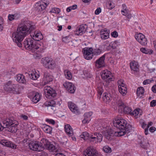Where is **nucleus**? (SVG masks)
Listing matches in <instances>:
<instances>
[{
	"label": "nucleus",
	"instance_id": "aec40b11",
	"mask_svg": "<svg viewBox=\"0 0 156 156\" xmlns=\"http://www.w3.org/2000/svg\"><path fill=\"white\" fill-rule=\"evenodd\" d=\"M32 39L35 41H39L43 39V37L41 33L34 32V34H30Z\"/></svg>",
	"mask_w": 156,
	"mask_h": 156
},
{
	"label": "nucleus",
	"instance_id": "6ab92c4d",
	"mask_svg": "<svg viewBox=\"0 0 156 156\" xmlns=\"http://www.w3.org/2000/svg\"><path fill=\"white\" fill-rule=\"evenodd\" d=\"M1 144L2 145L11 147L13 149L16 148L17 145L15 144L12 143L11 142L7 140H2L1 141Z\"/></svg>",
	"mask_w": 156,
	"mask_h": 156
},
{
	"label": "nucleus",
	"instance_id": "774afa93",
	"mask_svg": "<svg viewBox=\"0 0 156 156\" xmlns=\"http://www.w3.org/2000/svg\"><path fill=\"white\" fill-rule=\"evenodd\" d=\"M55 156H66L61 153H58L56 154Z\"/></svg>",
	"mask_w": 156,
	"mask_h": 156
},
{
	"label": "nucleus",
	"instance_id": "20e7f679",
	"mask_svg": "<svg viewBox=\"0 0 156 156\" xmlns=\"http://www.w3.org/2000/svg\"><path fill=\"white\" fill-rule=\"evenodd\" d=\"M2 125L4 128H7L6 130L12 133H15L17 131V126L18 122L13 118H6L2 120Z\"/></svg>",
	"mask_w": 156,
	"mask_h": 156
},
{
	"label": "nucleus",
	"instance_id": "864d4df0",
	"mask_svg": "<svg viewBox=\"0 0 156 156\" xmlns=\"http://www.w3.org/2000/svg\"><path fill=\"white\" fill-rule=\"evenodd\" d=\"M46 121L50 123L53 125H54L55 123V121L54 120L51 119H46Z\"/></svg>",
	"mask_w": 156,
	"mask_h": 156
},
{
	"label": "nucleus",
	"instance_id": "338daca9",
	"mask_svg": "<svg viewBox=\"0 0 156 156\" xmlns=\"http://www.w3.org/2000/svg\"><path fill=\"white\" fill-rule=\"evenodd\" d=\"M149 128L146 127L144 129V133L145 135H147L148 134V128Z\"/></svg>",
	"mask_w": 156,
	"mask_h": 156
},
{
	"label": "nucleus",
	"instance_id": "f8f14e48",
	"mask_svg": "<svg viewBox=\"0 0 156 156\" xmlns=\"http://www.w3.org/2000/svg\"><path fill=\"white\" fill-rule=\"evenodd\" d=\"M85 156H102L100 153L92 147H89L86 149L84 152Z\"/></svg>",
	"mask_w": 156,
	"mask_h": 156
},
{
	"label": "nucleus",
	"instance_id": "de8ad7c7",
	"mask_svg": "<svg viewBox=\"0 0 156 156\" xmlns=\"http://www.w3.org/2000/svg\"><path fill=\"white\" fill-rule=\"evenodd\" d=\"M139 113V111L137 109H136L134 110L133 112H132V113L131 114V115L136 116Z\"/></svg>",
	"mask_w": 156,
	"mask_h": 156
},
{
	"label": "nucleus",
	"instance_id": "69168bd1",
	"mask_svg": "<svg viewBox=\"0 0 156 156\" xmlns=\"http://www.w3.org/2000/svg\"><path fill=\"white\" fill-rule=\"evenodd\" d=\"M21 117L23 119L25 120H27L28 119V117L25 115H22L21 116Z\"/></svg>",
	"mask_w": 156,
	"mask_h": 156
},
{
	"label": "nucleus",
	"instance_id": "49530a36",
	"mask_svg": "<svg viewBox=\"0 0 156 156\" xmlns=\"http://www.w3.org/2000/svg\"><path fill=\"white\" fill-rule=\"evenodd\" d=\"M97 91L98 92V96H101L103 92V89L101 87H99L97 89Z\"/></svg>",
	"mask_w": 156,
	"mask_h": 156
},
{
	"label": "nucleus",
	"instance_id": "c9c22d12",
	"mask_svg": "<svg viewBox=\"0 0 156 156\" xmlns=\"http://www.w3.org/2000/svg\"><path fill=\"white\" fill-rule=\"evenodd\" d=\"M116 103L119 107V109L120 108L121 110L125 106L124 103L120 98L117 99Z\"/></svg>",
	"mask_w": 156,
	"mask_h": 156
},
{
	"label": "nucleus",
	"instance_id": "72a5a7b5",
	"mask_svg": "<svg viewBox=\"0 0 156 156\" xmlns=\"http://www.w3.org/2000/svg\"><path fill=\"white\" fill-rule=\"evenodd\" d=\"M40 95L38 93H36L34 97L33 98L32 101L34 103H36L40 100Z\"/></svg>",
	"mask_w": 156,
	"mask_h": 156
},
{
	"label": "nucleus",
	"instance_id": "2eb2a0df",
	"mask_svg": "<svg viewBox=\"0 0 156 156\" xmlns=\"http://www.w3.org/2000/svg\"><path fill=\"white\" fill-rule=\"evenodd\" d=\"M105 55H103L95 62V65L98 69L102 68L105 66Z\"/></svg>",
	"mask_w": 156,
	"mask_h": 156
},
{
	"label": "nucleus",
	"instance_id": "412c9836",
	"mask_svg": "<svg viewBox=\"0 0 156 156\" xmlns=\"http://www.w3.org/2000/svg\"><path fill=\"white\" fill-rule=\"evenodd\" d=\"M101 37L102 39H107L109 36V33L105 29L101 30L100 31Z\"/></svg>",
	"mask_w": 156,
	"mask_h": 156
},
{
	"label": "nucleus",
	"instance_id": "473e14b6",
	"mask_svg": "<svg viewBox=\"0 0 156 156\" xmlns=\"http://www.w3.org/2000/svg\"><path fill=\"white\" fill-rule=\"evenodd\" d=\"M55 67V64L52 60L51 58L50 60V61L48 62L47 66L45 67V68L49 69H53Z\"/></svg>",
	"mask_w": 156,
	"mask_h": 156
},
{
	"label": "nucleus",
	"instance_id": "a878e982",
	"mask_svg": "<svg viewBox=\"0 0 156 156\" xmlns=\"http://www.w3.org/2000/svg\"><path fill=\"white\" fill-rule=\"evenodd\" d=\"M16 80L20 83H25L26 80L25 76L23 75L18 74L16 76Z\"/></svg>",
	"mask_w": 156,
	"mask_h": 156
},
{
	"label": "nucleus",
	"instance_id": "423d86ee",
	"mask_svg": "<svg viewBox=\"0 0 156 156\" xmlns=\"http://www.w3.org/2000/svg\"><path fill=\"white\" fill-rule=\"evenodd\" d=\"M102 120H100L98 122L96 123L94 125V126L96 127V129L97 130H100L101 129L103 130L101 132L105 136L106 138L108 140H111L112 139V135L113 132L111 129H107V127H103L102 124L99 123L98 122H100Z\"/></svg>",
	"mask_w": 156,
	"mask_h": 156
},
{
	"label": "nucleus",
	"instance_id": "4468645a",
	"mask_svg": "<svg viewBox=\"0 0 156 156\" xmlns=\"http://www.w3.org/2000/svg\"><path fill=\"white\" fill-rule=\"evenodd\" d=\"M135 37L142 45H145L147 44V38H145L144 35L141 33L136 34Z\"/></svg>",
	"mask_w": 156,
	"mask_h": 156
},
{
	"label": "nucleus",
	"instance_id": "7c9ffc66",
	"mask_svg": "<svg viewBox=\"0 0 156 156\" xmlns=\"http://www.w3.org/2000/svg\"><path fill=\"white\" fill-rule=\"evenodd\" d=\"M144 93V89L142 87H138L137 90L136 94L138 97L141 98Z\"/></svg>",
	"mask_w": 156,
	"mask_h": 156
},
{
	"label": "nucleus",
	"instance_id": "c756f323",
	"mask_svg": "<svg viewBox=\"0 0 156 156\" xmlns=\"http://www.w3.org/2000/svg\"><path fill=\"white\" fill-rule=\"evenodd\" d=\"M30 79L33 80H37L39 76V75L35 71L30 72L29 73Z\"/></svg>",
	"mask_w": 156,
	"mask_h": 156
},
{
	"label": "nucleus",
	"instance_id": "7ed1b4c3",
	"mask_svg": "<svg viewBox=\"0 0 156 156\" xmlns=\"http://www.w3.org/2000/svg\"><path fill=\"white\" fill-rule=\"evenodd\" d=\"M23 44L27 49L39 55L40 52L42 51L40 48L41 45L32 38L25 40L23 42Z\"/></svg>",
	"mask_w": 156,
	"mask_h": 156
},
{
	"label": "nucleus",
	"instance_id": "6e6d98bb",
	"mask_svg": "<svg viewBox=\"0 0 156 156\" xmlns=\"http://www.w3.org/2000/svg\"><path fill=\"white\" fill-rule=\"evenodd\" d=\"M156 105V100H153L150 103V106L151 107H154Z\"/></svg>",
	"mask_w": 156,
	"mask_h": 156
},
{
	"label": "nucleus",
	"instance_id": "bb28decb",
	"mask_svg": "<svg viewBox=\"0 0 156 156\" xmlns=\"http://www.w3.org/2000/svg\"><path fill=\"white\" fill-rule=\"evenodd\" d=\"M103 99L104 101L107 103L111 100V97L110 94L105 93L103 94Z\"/></svg>",
	"mask_w": 156,
	"mask_h": 156
},
{
	"label": "nucleus",
	"instance_id": "b1692460",
	"mask_svg": "<svg viewBox=\"0 0 156 156\" xmlns=\"http://www.w3.org/2000/svg\"><path fill=\"white\" fill-rule=\"evenodd\" d=\"M65 131L69 136L73 135V131L71 127L69 125H67L65 127Z\"/></svg>",
	"mask_w": 156,
	"mask_h": 156
},
{
	"label": "nucleus",
	"instance_id": "ea45409f",
	"mask_svg": "<svg viewBox=\"0 0 156 156\" xmlns=\"http://www.w3.org/2000/svg\"><path fill=\"white\" fill-rule=\"evenodd\" d=\"M64 74L68 80H70L72 78V76L71 73L68 70H66L64 71Z\"/></svg>",
	"mask_w": 156,
	"mask_h": 156
},
{
	"label": "nucleus",
	"instance_id": "f704fd0d",
	"mask_svg": "<svg viewBox=\"0 0 156 156\" xmlns=\"http://www.w3.org/2000/svg\"><path fill=\"white\" fill-rule=\"evenodd\" d=\"M51 58L48 57H45L43 58L41 60V63L42 64L43 66L45 67L47 66V64L48 62H49Z\"/></svg>",
	"mask_w": 156,
	"mask_h": 156
},
{
	"label": "nucleus",
	"instance_id": "6e6552de",
	"mask_svg": "<svg viewBox=\"0 0 156 156\" xmlns=\"http://www.w3.org/2000/svg\"><path fill=\"white\" fill-rule=\"evenodd\" d=\"M29 148L34 151H40L44 149L42 143L38 141H31L29 143Z\"/></svg>",
	"mask_w": 156,
	"mask_h": 156
},
{
	"label": "nucleus",
	"instance_id": "a18cd8bd",
	"mask_svg": "<svg viewBox=\"0 0 156 156\" xmlns=\"http://www.w3.org/2000/svg\"><path fill=\"white\" fill-rule=\"evenodd\" d=\"M3 19L0 17V31H2L3 28Z\"/></svg>",
	"mask_w": 156,
	"mask_h": 156
},
{
	"label": "nucleus",
	"instance_id": "a211bd4d",
	"mask_svg": "<svg viewBox=\"0 0 156 156\" xmlns=\"http://www.w3.org/2000/svg\"><path fill=\"white\" fill-rule=\"evenodd\" d=\"M63 85L66 88L68 91L71 93H73L74 92L75 90V87L74 85L70 82H65Z\"/></svg>",
	"mask_w": 156,
	"mask_h": 156
},
{
	"label": "nucleus",
	"instance_id": "052dcab7",
	"mask_svg": "<svg viewBox=\"0 0 156 156\" xmlns=\"http://www.w3.org/2000/svg\"><path fill=\"white\" fill-rule=\"evenodd\" d=\"M151 82V80L149 79L146 80L144 81L143 83L144 85H146L150 83Z\"/></svg>",
	"mask_w": 156,
	"mask_h": 156
},
{
	"label": "nucleus",
	"instance_id": "c03bdc74",
	"mask_svg": "<svg viewBox=\"0 0 156 156\" xmlns=\"http://www.w3.org/2000/svg\"><path fill=\"white\" fill-rule=\"evenodd\" d=\"M60 11V10L58 8H54L53 9H52L51 10V12H52L55 13H59Z\"/></svg>",
	"mask_w": 156,
	"mask_h": 156
},
{
	"label": "nucleus",
	"instance_id": "5fc2aeb1",
	"mask_svg": "<svg viewBox=\"0 0 156 156\" xmlns=\"http://www.w3.org/2000/svg\"><path fill=\"white\" fill-rule=\"evenodd\" d=\"M101 9L100 8H98L95 11V14L98 15L101 12Z\"/></svg>",
	"mask_w": 156,
	"mask_h": 156
},
{
	"label": "nucleus",
	"instance_id": "9b49d317",
	"mask_svg": "<svg viewBox=\"0 0 156 156\" xmlns=\"http://www.w3.org/2000/svg\"><path fill=\"white\" fill-rule=\"evenodd\" d=\"M17 85L12 83L10 81L8 82L5 85V88L6 90L11 93L17 94Z\"/></svg>",
	"mask_w": 156,
	"mask_h": 156
},
{
	"label": "nucleus",
	"instance_id": "0eeeda50",
	"mask_svg": "<svg viewBox=\"0 0 156 156\" xmlns=\"http://www.w3.org/2000/svg\"><path fill=\"white\" fill-rule=\"evenodd\" d=\"M83 51L84 58L88 60L92 59L94 55H98L102 52L101 50L99 48L93 50L92 48H87L86 49H83Z\"/></svg>",
	"mask_w": 156,
	"mask_h": 156
},
{
	"label": "nucleus",
	"instance_id": "5701e85b",
	"mask_svg": "<svg viewBox=\"0 0 156 156\" xmlns=\"http://www.w3.org/2000/svg\"><path fill=\"white\" fill-rule=\"evenodd\" d=\"M85 27L83 25H81L77 28L76 31L75 32V34L77 35H81L84 33Z\"/></svg>",
	"mask_w": 156,
	"mask_h": 156
},
{
	"label": "nucleus",
	"instance_id": "dca6fc26",
	"mask_svg": "<svg viewBox=\"0 0 156 156\" xmlns=\"http://www.w3.org/2000/svg\"><path fill=\"white\" fill-rule=\"evenodd\" d=\"M68 105L70 110L76 114H79L80 113L79 110L77 106L71 101L68 103Z\"/></svg>",
	"mask_w": 156,
	"mask_h": 156
},
{
	"label": "nucleus",
	"instance_id": "4be33fe9",
	"mask_svg": "<svg viewBox=\"0 0 156 156\" xmlns=\"http://www.w3.org/2000/svg\"><path fill=\"white\" fill-rule=\"evenodd\" d=\"M92 115V112H87L84 115V119L82 121V122L84 124L89 122L90 120V116Z\"/></svg>",
	"mask_w": 156,
	"mask_h": 156
},
{
	"label": "nucleus",
	"instance_id": "8fccbe9b",
	"mask_svg": "<svg viewBox=\"0 0 156 156\" xmlns=\"http://www.w3.org/2000/svg\"><path fill=\"white\" fill-rule=\"evenodd\" d=\"M41 3H42L44 5H46L47 6L49 4V2L48 1H47L46 0H42L40 1Z\"/></svg>",
	"mask_w": 156,
	"mask_h": 156
},
{
	"label": "nucleus",
	"instance_id": "bf43d9fd",
	"mask_svg": "<svg viewBox=\"0 0 156 156\" xmlns=\"http://www.w3.org/2000/svg\"><path fill=\"white\" fill-rule=\"evenodd\" d=\"M123 15L126 16L128 19L131 18L132 17V14L128 13H127L126 14H123Z\"/></svg>",
	"mask_w": 156,
	"mask_h": 156
},
{
	"label": "nucleus",
	"instance_id": "09e8293b",
	"mask_svg": "<svg viewBox=\"0 0 156 156\" xmlns=\"http://www.w3.org/2000/svg\"><path fill=\"white\" fill-rule=\"evenodd\" d=\"M117 84L118 85V88H119V86H125V84L123 82V81L122 80H119L117 82Z\"/></svg>",
	"mask_w": 156,
	"mask_h": 156
},
{
	"label": "nucleus",
	"instance_id": "79ce46f5",
	"mask_svg": "<svg viewBox=\"0 0 156 156\" xmlns=\"http://www.w3.org/2000/svg\"><path fill=\"white\" fill-rule=\"evenodd\" d=\"M103 150L106 153H110L112 151L110 147L108 146H105L104 147Z\"/></svg>",
	"mask_w": 156,
	"mask_h": 156
},
{
	"label": "nucleus",
	"instance_id": "37998d69",
	"mask_svg": "<svg viewBox=\"0 0 156 156\" xmlns=\"http://www.w3.org/2000/svg\"><path fill=\"white\" fill-rule=\"evenodd\" d=\"M148 144V143H146L142 141H141V142L140 143V144L141 147L144 149H146L147 148V146Z\"/></svg>",
	"mask_w": 156,
	"mask_h": 156
},
{
	"label": "nucleus",
	"instance_id": "f03ea898",
	"mask_svg": "<svg viewBox=\"0 0 156 156\" xmlns=\"http://www.w3.org/2000/svg\"><path fill=\"white\" fill-rule=\"evenodd\" d=\"M113 126L119 129V132H115L113 131L114 135L115 136L119 137L124 135L126 133H128L132 131V126L129 124H127V121L124 119L118 118L114 119L113 121Z\"/></svg>",
	"mask_w": 156,
	"mask_h": 156
},
{
	"label": "nucleus",
	"instance_id": "9d476101",
	"mask_svg": "<svg viewBox=\"0 0 156 156\" xmlns=\"http://www.w3.org/2000/svg\"><path fill=\"white\" fill-rule=\"evenodd\" d=\"M44 90L45 95L48 99H52L57 95L55 91L50 87H45Z\"/></svg>",
	"mask_w": 156,
	"mask_h": 156
},
{
	"label": "nucleus",
	"instance_id": "e433bc0d",
	"mask_svg": "<svg viewBox=\"0 0 156 156\" xmlns=\"http://www.w3.org/2000/svg\"><path fill=\"white\" fill-rule=\"evenodd\" d=\"M122 111H123L124 113L131 115L132 113V110L131 108L128 106H126L121 110Z\"/></svg>",
	"mask_w": 156,
	"mask_h": 156
},
{
	"label": "nucleus",
	"instance_id": "a19ab883",
	"mask_svg": "<svg viewBox=\"0 0 156 156\" xmlns=\"http://www.w3.org/2000/svg\"><path fill=\"white\" fill-rule=\"evenodd\" d=\"M71 38L69 36H66L62 38V41L64 42L69 43L71 41Z\"/></svg>",
	"mask_w": 156,
	"mask_h": 156
},
{
	"label": "nucleus",
	"instance_id": "680f3d73",
	"mask_svg": "<svg viewBox=\"0 0 156 156\" xmlns=\"http://www.w3.org/2000/svg\"><path fill=\"white\" fill-rule=\"evenodd\" d=\"M13 15L14 16V18L15 20L17 19L18 18H19L20 17V15L16 13L13 14Z\"/></svg>",
	"mask_w": 156,
	"mask_h": 156
},
{
	"label": "nucleus",
	"instance_id": "f257e3e1",
	"mask_svg": "<svg viewBox=\"0 0 156 156\" xmlns=\"http://www.w3.org/2000/svg\"><path fill=\"white\" fill-rule=\"evenodd\" d=\"M34 29V26L32 24L31 22L24 21L19 25L17 31L12 34V37L13 41L19 47H21L22 42L24 38Z\"/></svg>",
	"mask_w": 156,
	"mask_h": 156
},
{
	"label": "nucleus",
	"instance_id": "393cba45",
	"mask_svg": "<svg viewBox=\"0 0 156 156\" xmlns=\"http://www.w3.org/2000/svg\"><path fill=\"white\" fill-rule=\"evenodd\" d=\"M130 66L131 69L134 71H137L139 70V66L137 62H132L130 63Z\"/></svg>",
	"mask_w": 156,
	"mask_h": 156
},
{
	"label": "nucleus",
	"instance_id": "4c0bfd02",
	"mask_svg": "<svg viewBox=\"0 0 156 156\" xmlns=\"http://www.w3.org/2000/svg\"><path fill=\"white\" fill-rule=\"evenodd\" d=\"M43 130L48 133H51L52 132V128L48 125H46L43 128Z\"/></svg>",
	"mask_w": 156,
	"mask_h": 156
},
{
	"label": "nucleus",
	"instance_id": "1a4fd4ad",
	"mask_svg": "<svg viewBox=\"0 0 156 156\" xmlns=\"http://www.w3.org/2000/svg\"><path fill=\"white\" fill-rule=\"evenodd\" d=\"M41 142L42 143L44 149L45 148L51 151H57L55 146L51 144L48 140L43 138L41 140Z\"/></svg>",
	"mask_w": 156,
	"mask_h": 156
},
{
	"label": "nucleus",
	"instance_id": "2f4dec72",
	"mask_svg": "<svg viewBox=\"0 0 156 156\" xmlns=\"http://www.w3.org/2000/svg\"><path fill=\"white\" fill-rule=\"evenodd\" d=\"M79 44V42L78 40H73L72 41L71 40V41L69 42V45L71 48H73L78 46Z\"/></svg>",
	"mask_w": 156,
	"mask_h": 156
},
{
	"label": "nucleus",
	"instance_id": "e2e57ef3",
	"mask_svg": "<svg viewBox=\"0 0 156 156\" xmlns=\"http://www.w3.org/2000/svg\"><path fill=\"white\" fill-rule=\"evenodd\" d=\"M156 130V128L152 126L150 128L149 131L152 132H154Z\"/></svg>",
	"mask_w": 156,
	"mask_h": 156
},
{
	"label": "nucleus",
	"instance_id": "13d9d810",
	"mask_svg": "<svg viewBox=\"0 0 156 156\" xmlns=\"http://www.w3.org/2000/svg\"><path fill=\"white\" fill-rule=\"evenodd\" d=\"M9 20L10 21H12L14 19V16L13 14H9L8 16Z\"/></svg>",
	"mask_w": 156,
	"mask_h": 156
},
{
	"label": "nucleus",
	"instance_id": "39448f33",
	"mask_svg": "<svg viewBox=\"0 0 156 156\" xmlns=\"http://www.w3.org/2000/svg\"><path fill=\"white\" fill-rule=\"evenodd\" d=\"M80 137L84 140H89L90 142L95 143L101 141L103 137L102 134L100 133H94L89 134L87 132L83 133Z\"/></svg>",
	"mask_w": 156,
	"mask_h": 156
},
{
	"label": "nucleus",
	"instance_id": "c85d7f7f",
	"mask_svg": "<svg viewBox=\"0 0 156 156\" xmlns=\"http://www.w3.org/2000/svg\"><path fill=\"white\" fill-rule=\"evenodd\" d=\"M119 90L120 93L123 96L126 94L127 89L126 85L125 86H119Z\"/></svg>",
	"mask_w": 156,
	"mask_h": 156
},
{
	"label": "nucleus",
	"instance_id": "4d7b16f0",
	"mask_svg": "<svg viewBox=\"0 0 156 156\" xmlns=\"http://www.w3.org/2000/svg\"><path fill=\"white\" fill-rule=\"evenodd\" d=\"M108 3L109 5V9H111L114 7L115 6L114 5V4L112 3V2H108Z\"/></svg>",
	"mask_w": 156,
	"mask_h": 156
},
{
	"label": "nucleus",
	"instance_id": "58836bf2",
	"mask_svg": "<svg viewBox=\"0 0 156 156\" xmlns=\"http://www.w3.org/2000/svg\"><path fill=\"white\" fill-rule=\"evenodd\" d=\"M56 104L55 102L53 100L47 101L44 104V105L47 107H54Z\"/></svg>",
	"mask_w": 156,
	"mask_h": 156
},
{
	"label": "nucleus",
	"instance_id": "cd10ccee",
	"mask_svg": "<svg viewBox=\"0 0 156 156\" xmlns=\"http://www.w3.org/2000/svg\"><path fill=\"white\" fill-rule=\"evenodd\" d=\"M140 50L142 53L145 54L151 55L153 53V51L152 49L146 48H141Z\"/></svg>",
	"mask_w": 156,
	"mask_h": 156
},
{
	"label": "nucleus",
	"instance_id": "603ef678",
	"mask_svg": "<svg viewBox=\"0 0 156 156\" xmlns=\"http://www.w3.org/2000/svg\"><path fill=\"white\" fill-rule=\"evenodd\" d=\"M111 35L114 37H117L118 36V33L117 31H115L111 33Z\"/></svg>",
	"mask_w": 156,
	"mask_h": 156
},
{
	"label": "nucleus",
	"instance_id": "f3484780",
	"mask_svg": "<svg viewBox=\"0 0 156 156\" xmlns=\"http://www.w3.org/2000/svg\"><path fill=\"white\" fill-rule=\"evenodd\" d=\"M53 76L47 72H45L44 74L43 81L45 84L49 83L53 80Z\"/></svg>",
	"mask_w": 156,
	"mask_h": 156
},
{
	"label": "nucleus",
	"instance_id": "0e129e2a",
	"mask_svg": "<svg viewBox=\"0 0 156 156\" xmlns=\"http://www.w3.org/2000/svg\"><path fill=\"white\" fill-rule=\"evenodd\" d=\"M152 90L154 93H156V84L154 85L152 88Z\"/></svg>",
	"mask_w": 156,
	"mask_h": 156
},
{
	"label": "nucleus",
	"instance_id": "ddd939ff",
	"mask_svg": "<svg viewBox=\"0 0 156 156\" xmlns=\"http://www.w3.org/2000/svg\"><path fill=\"white\" fill-rule=\"evenodd\" d=\"M111 72L108 70H103L101 73V77L104 80H105L107 83H109L113 80V78L111 77Z\"/></svg>",
	"mask_w": 156,
	"mask_h": 156
},
{
	"label": "nucleus",
	"instance_id": "3c124183",
	"mask_svg": "<svg viewBox=\"0 0 156 156\" xmlns=\"http://www.w3.org/2000/svg\"><path fill=\"white\" fill-rule=\"evenodd\" d=\"M46 6H47V5H44V4L40 3V4L38 8L39 9L40 8H41V9L42 10H43V9H45V8H46Z\"/></svg>",
	"mask_w": 156,
	"mask_h": 156
}]
</instances>
